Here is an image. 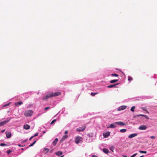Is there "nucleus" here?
<instances>
[{
    "label": "nucleus",
    "mask_w": 157,
    "mask_h": 157,
    "mask_svg": "<svg viewBox=\"0 0 157 157\" xmlns=\"http://www.w3.org/2000/svg\"><path fill=\"white\" fill-rule=\"evenodd\" d=\"M139 152L141 153H144V154H146L147 153L146 151H141V150L139 151Z\"/></svg>",
    "instance_id": "473e14b6"
},
{
    "label": "nucleus",
    "mask_w": 157,
    "mask_h": 157,
    "mask_svg": "<svg viewBox=\"0 0 157 157\" xmlns=\"http://www.w3.org/2000/svg\"><path fill=\"white\" fill-rule=\"evenodd\" d=\"M137 154V153H135L133 154L130 157H135Z\"/></svg>",
    "instance_id": "4c0bfd02"
},
{
    "label": "nucleus",
    "mask_w": 157,
    "mask_h": 157,
    "mask_svg": "<svg viewBox=\"0 0 157 157\" xmlns=\"http://www.w3.org/2000/svg\"><path fill=\"white\" fill-rule=\"evenodd\" d=\"M147 126L145 125H142L140 126L139 129L141 130H145L147 128Z\"/></svg>",
    "instance_id": "1a4fd4ad"
},
{
    "label": "nucleus",
    "mask_w": 157,
    "mask_h": 157,
    "mask_svg": "<svg viewBox=\"0 0 157 157\" xmlns=\"http://www.w3.org/2000/svg\"><path fill=\"white\" fill-rule=\"evenodd\" d=\"M82 138L80 136H77L75 138V142L77 144H78L80 142L82 141Z\"/></svg>",
    "instance_id": "7ed1b4c3"
},
{
    "label": "nucleus",
    "mask_w": 157,
    "mask_h": 157,
    "mask_svg": "<svg viewBox=\"0 0 157 157\" xmlns=\"http://www.w3.org/2000/svg\"><path fill=\"white\" fill-rule=\"evenodd\" d=\"M63 156H61V157H63Z\"/></svg>",
    "instance_id": "5fc2aeb1"
},
{
    "label": "nucleus",
    "mask_w": 157,
    "mask_h": 157,
    "mask_svg": "<svg viewBox=\"0 0 157 157\" xmlns=\"http://www.w3.org/2000/svg\"><path fill=\"white\" fill-rule=\"evenodd\" d=\"M117 123H116V122L115 123L111 124L110 126L109 127V128H114L117 127Z\"/></svg>",
    "instance_id": "9d476101"
},
{
    "label": "nucleus",
    "mask_w": 157,
    "mask_h": 157,
    "mask_svg": "<svg viewBox=\"0 0 157 157\" xmlns=\"http://www.w3.org/2000/svg\"><path fill=\"white\" fill-rule=\"evenodd\" d=\"M52 97L59 96L61 94V93L60 92H57L53 93L52 92H51Z\"/></svg>",
    "instance_id": "20e7f679"
},
{
    "label": "nucleus",
    "mask_w": 157,
    "mask_h": 157,
    "mask_svg": "<svg viewBox=\"0 0 157 157\" xmlns=\"http://www.w3.org/2000/svg\"><path fill=\"white\" fill-rule=\"evenodd\" d=\"M92 157H98L95 155H92Z\"/></svg>",
    "instance_id": "c03bdc74"
},
{
    "label": "nucleus",
    "mask_w": 157,
    "mask_h": 157,
    "mask_svg": "<svg viewBox=\"0 0 157 157\" xmlns=\"http://www.w3.org/2000/svg\"><path fill=\"white\" fill-rule=\"evenodd\" d=\"M103 151L105 153L108 154V150L106 148H103Z\"/></svg>",
    "instance_id": "b1692460"
},
{
    "label": "nucleus",
    "mask_w": 157,
    "mask_h": 157,
    "mask_svg": "<svg viewBox=\"0 0 157 157\" xmlns=\"http://www.w3.org/2000/svg\"><path fill=\"white\" fill-rule=\"evenodd\" d=\"M27 141V140H25L24 141V142H25Z\"/></svg>",
    "instance_id": "603ef678"
},
{
    "label": "nucleus",
    "mask_w": 157,
    "mask_h": 157,
    "mask_svg": "<svg viewBox=\"0 0 157 157\" xmlns=\"http://www.w3.org/2000/svg\"><path fill=\"white\" fill-rule=\"evenodd\" d=\"M110 132H109V136L110 135Z\"/></svg>",
    "instance_id": "09e8293b"
},
{
    "label": "nucleus",
    "mask_w": 157,
    "mask_h": 157,
    "mask_svg": "<svg viewBox=\"0 0 157 157\" xmlns=\"http://www.w3.org/2000/svg\"><path fill=\"white\" fill-rule=\"evenodd\" d=\"M150 138L152 139H154L155 138V137L154 136H151L150 137Z\"/></svg>",
    "instance_id": "a19ab883"
},
{
    "label": "nucleus",
    "mask_w": 157,
    "mask_h": 157,
    "mask_svg": "<svg viewBox=\"0 0 157 157\" xmlns=\"http://www.w3.org/2000/svg\"><path fill=\"white\" fill-rule=\"evenodd\" d=\"M111 75L112 77L116 76L117 77H118L119 76V75L118 74L115 73L112 74H111Z\"/></svg>",
    "instance_id": "bb28decb"
},
{
    "label": "nucleus",
    "mask_w": 157,
    "mask_h": 157,
    "mask_svg": "<svg viewBox=\"0 0 157 157\" xmlns=\"http://www.w3.org/2000/svg\"><path fill=\"white\" fill-rule=\"evenodd\" d=\"M52 96L51 92L49 93L47 95H44L43 98V100H47L50 98H52Z\"/></svg>",
    "instance_id": "f03ea898"
},
{
    "label": "nucleus",
    "mask_w": 157,
    "mask_h": 157,
    "mask_svg": "<svg viewBox=\"0 0 157 157\" xmlns=\"http://www.w3.org/2000/svg\"><path fill=\"white\" fill-rule=\"evenodd\" d=\"M68 133V131H65V134H66Z\"/></svg>",
    "instance_id": "a18cd8bd"
},
{
    "label": "nucleus",
    "mask_w": 157,
    "mask_h": 157,
    "mask_svg": "<svg viewBox=\"0 0 157 157\" xmlns=\"http://www.w3.org/2000/svg\"><path fill=\"white\" fill-rule=\"evenodd\" d=\"M68 136L67 135H64L62 139L60 141V143H62L65 139H67V138Z\"/></svg>",
    "instance_id": "9b49d317"
},
{
    "label": "nucleus",
    "mask_w": 157,
    "mask_h": 157,
    "mask_svg": "<svg viewBox=\"0 0 157 157\" xmlns=\"http://www.w3.org/2000/svg\"><path fill=\"white\" fill-rule=\"evenodd\" d=\"M6 137L8 138H10L11 136V133L10 132H6Z\"/></svg>",
    "instance_id": "f8f14e48"
},
{
    "label": "nucleus",
    "mask_w": 157,
    "mask_h": 157,
    "mask_svg": "<svg viewBox=\"0 0 157 157\" xmlns=\"http://www.w3.org/2000/svg\"><path fill=\"white\" fill-rule=\"evenodd\" d=\"M33 113V111L31 110H29L25 112L24 115L26 117H30L32 115Z\"/></svg>",
    "instance_id": "f257e3e1"
},
{
    "label": "nucleus",
    "mask_w": 157,
    "mask_h": 157,
    "mask_svg": "<svg viewBox=\"0 0 157 157\" xmlns=\"http://www.w3.org/2000/svg\"><path fill=\"white\" fill-rule=\"evenodd\" d=\"M136 108V107L135 106H133L130 109V110L132 112H133L134 111V110H135V109Z\"/></svg>",
    "instance_id": "cd10ccee"
},
{
    "label": "nucleus",
    "mask_w": 157,
    "mask_h": 157,
    "mask_svg": "<svg viewBox=\"0 0 157 157\" xmlns=\"http://www.w3.org/2000/svg\"><path fill=\"white\" fill-rule=\"evenodd\" d=\"M58 141V138H56L55 139L54 141H53L52 142V144H53V145L54 146H55L56 144Z\"/></svg>",
    "instance_id": "dca6fc26"
},
{
    "label": "nucleus",
    "mask_w": 157,
    "mask_h": 157,
    "mask_svg": "<svg viewBox=\"0 0 157 157\" xmlns=\"http://www.w3.org/2000/svg\"><path fill=\"white\" fill-rule=\"evenodd\" d=\"M138 134L136 133L132 134L128 136V138L129 139H131L136 136Z\"/></svg>",
    "instance_id": "6e6552de"
},
{
    "label": "nucleus",
    "mask_w": 157,
    "mask_h": 157,
    "mask_svg": "<svg viewBox=\"0 0 157 157\" xmlns=\"http://www.w3.org/2000/svg\"><path fill=\"white\" fill-rule=\"evenodd\" d=\"M144 97V98H143V99H149L152 98V97L149 96H145Z\"/></svg>",
    "instance_id": "aec40b11"
},
{
    "label": "nucleus",
    "mask_w": 157,
    "mask_h": 157,
    "mask_svg": "<svg viewBox=\"0 0 157 157\" xmlns=\"http://www.w3.org/2000/svg\"><path fill=\"white\" fill-rule=\"evenodd\" d=\"M154 78H157V75H155V76L153 77Z\"/></svg>",
    "instance_id": "37998d69"
},
{
    "label": "nucleus",
    "mask_w": 157,
    "mask_h": 157,
    "mask_svg": "<svg viewBox=\"0 0 157 157\" xmlns=\"http://www.w3.org/2000/svg\"><path fill=\"white\" fill-rule=\"evenodd\" d=\"M10 120V118H9V119L2 121L0 123V126H3L4 124H6V123L8 122Z\"/></svg>",
    "instance_id": "39448f33"
},
{
    "label": "nucleus",
    "mask_w": 157,
    "mask_h": 157,
    "mask_svg": "<svg viewBox=\"0 0 157 157\" xmlns=\"http://www.w3.org/2000/svg\"><path fill=\"white\" fill-rule=\"evenodd\" d=\"M50 108V107H45L44 108V109L45 110H48V109H49Z\"/></svg>",
    "instance_id": "e433bc0d"
},
{
    "label": "nucleus",
    "mask_w": 157,
    "mask_h": 157,
    "mask_svg": "<svg viewBox=\"0 0 157 157\" xmlns=\"http://www.w3.org/2000/svg\"><path fill=\"white\" fill-rule=\"evenodd\" d=\"M119 78H118L117 79H114V80H112L110 81V83H113L116 82H117L119 80Z\"/></svg>",
    "instance_id": "a211bd4d"
},
{
    "label": "nucleus",
    "mask_w": 157,
    "mask_h": 157,
    "mask_svg": "<svg viewBox=\"0 0 157 157\" xmlns=\"http://www.w3.org/2000/svg\"><path fill=\"white\" fill-rule=\"evenodd\" d=\"M86 128V126H84L82 127H80L79 128L76 129V130L78 132L83 131L85 130Z\"/></svg>",
    "instance_id": "0eeeda50"
},
{
    "label": "nucleus",
    "mask_w": 157,
    "mask_h": 157,
    "mask_svg": "<svg viewBox=\"0 0 157 157\" xmlns=\"http://www.w3.org/2000/svg\"><path fill=\"white\" fill-rule=\"evenodd\" d=\"M132 77L130 76H128V80L129 81H131L132 80Z\"/></svg>",
    "instance_id": "c756f323"
},
{
    "label": "nucleus",
    "mask_w": 157,
    "mask_h": 157,
    "mask_svg": "<svg viewBox=\"0 0 157 157\" xmlns=\"http://www.w3.org/2000/svg\"><path fill=\"white\" fill-rule=\"evenodd\" d=\"M36 140H35L33 143L30 144L29 146V147L33 146L36 143Z\"/></svg>",
    "instance_id": "7c9ffc66"
},
{
    "label": "nucleus",
    "mask_w": 157,
    "mask_h": 157,
    "mask_svg": "<svg viewBox=\"0 0 157 157\" xmlns=\"http://www.w3.org/2000/svg\"><path fill=\"white\" fill-rule=\"evenodd\" d=\"M34 137V136H32L31 137H30V138H29V140H32L33 138Z\"/></svg>",
    "instance_id": "79ce46f5"
},
{
    "label": "nucleus",
    "mask_w": 157,
    "mask_h": 157,
    "mask_svg": "<svg viewBox=\"0 0 157 157\" xmlns=\"http://www.w3.org/2000/svg\"><path fill=\"white\" fill-rule=\"evenodd\" d=\"M18 145V146L19 147H21V144H19V145Z\"/></svg>",
    "instance_id": "de8ad7c7"
},
{
    "label": "nucleus",
    "mask_w": 157,
    "mask_h": 157,
    "mask_svg": "<svg viewBox=\"0 0 157 157\" xmlns=\"http://www.w3.org/2000/svg\"><path fill=\"white\" fill-rule=\"evenodd\" d=\"M63 154L62 152L61 151H58L56 153V154L58 156L61 155Z\"/></svg>",
    "instance_id": "6ab92c4d"
},
{
    "label": "nucleus",
    "mask_w": 157,
    "mask_h": 157,
    "mask_svg": "<svg viewBox=\"0 0 157 157\" xmlns=\"http://www.w3.org/2000/svg\"><path fill=\"white\" fill-rule=\"evenodd\" d=\"M5 131V130H3L2 131V132H4Z\"/></svg>",
    "instance_id": "49530a36"
},
{
    "label": "nucleus",
    "mask_w": 157,
    "mask_h": 157,
    "mask_svg": "<svg viewBox=\"0 0 157 157\" xmlns=\"http://www.w3.org/2000/svg\"><path fill=\"white\" fill-rule=\"evenodd\" d=\"M23 128L25 129L28 130L30 128V126L28 124H26L24 125Z\"/></svg>",
    "instance_id": "4468645a"
},
{
    "label": "nucleus",
    "mask_w": 157,
    "mask_h": 157,
    "mask_svg": "<svg viewBox=\"0 0 157 157\" xmlns=\"http://www.w3.org/2000/svg\"><path fill=\"white\" fill-rule=\"evenodd\" d=\"M10 104V103H7L5 105H4L3 106V107H6V106H7L8 105H9Z\"/></svg>",
    "instance_id": "c9c22d12"
},
{
    "label": "nucleus",
    "mask_w": 157,
    "mask_h": 157,
    "mask_svg": "<svg viewBox=\"0 0 157 157\" xmlns=\"http://www.w3.org/2000/svg\"><path fill=\"white\" fill-rule=\"evenodd\" d=\"M56 119H54L53 120L51 123L50 124H52L54 122H55L56 121Z\"/></svg>",
    "instance_id": "72a5a7b5"
},
{
    "label": "nucleus",
    "mask_w": 157,
    "mask_h": 157,
    "mask_svg": "<svg viewBox=\"0 0 157 157\" xmlns=\"http://www.w3.org/2000/svg\"><path fill=\"white\" fill-rule=\"evenodd\" d=\"M141 109L143 110L146 111L147 113H148V111L147 110V108L146 107H141Z\"/></svg>",
    "instance_id": "4be33fe9"
},
{
    "label": "nucleus",
    "mask_w": 157,
    "mask_h": 157,
    "mask_svg": "<svg viewBox=\"0 0 157 157\" xmlns=\"http://www.w3.org/2000/svg\"><path fill=\"white\" fill-rule=\"evenodd\" d=\"M103 135L104 137L105 138L107 137H108V132H107L105 133H103Z\"/></svg>",
    "instance_id": "a878e982"
},
{
    "label": "nucleus",
    "mask_w": 157,
    "mask_h": 157,
    "mask_svg": "<svg viewBox=\"0 0 157 157\" xmlns=\"http://www.w3.org/2000/svg\"><path fill=\"white\" fill-rule=\"evenodd\" d=\"M44 151L46 152V153H48L49 151V149L45 147L44 148Z\"/></svg>",
    "instance_id": "393cba45"
},
{
    "label": "nucleus",
    "mask_w": 157,
    "mask_h": 157,
    "mask_svg": "<svg viewBox=\"0 0 157 157\" xmlns=\"http://www.w3.org/2000/svg\"><path fill=\"white\" fill-rule=\"evenodd\" d=\"M12 152V151L10 150H9L7 151V153L8 154H9L10 153H11Z\"/></svg>",
    "instance_id": "ea45409f"
},
{
    "label": "nucleus",
    "mask_w": 157,
    "mask_h": 157,
    "mask_svg": "<svg viewBox=\"0 0 157 157\" xmlns=\"http://www.w3.org/2000/svg\"><path fill=\"white\" fill-rule=\"evenodd\" d=\"M127 106L125 105H122L119 107L117 109L118 111H121L125 109Z\"/></svg>",
    "instance_id": "423d86ee"
},
{
    "label": "nucleus",
    "mask_w": 157,
    "mask_h": 157,
    "mask_svg": "<svg viewBox=\"0 0 157 157\" xmlns=\"http://www.w3.org/2000/svg\"><path fill=\"white\" fill-rule=\"evenodd\" d=\"M119 83H117L113 85H111L109 86V88L117 87L116 86L119 84Z\"/></svg>",
    "instance_id": "2eb2a0df"
},
{
    "label": "nucleus",
    "mask_w": 157,
    "mask_h": 157,
    "mask_svg": "<svg viewBox=\"0 0 157 157\" xmlns=\"http://www.w3.org/2000/svg\"><path fill=\"white\" fill-rule=\"evenodd\" d=\"M115 149V147L113 146H112L110 147L109 149L111 151L113 152V151Z\"/></svg>",
    "instance_id": "412c9836"
},
{
    "label": "nucleus",
    "mask_w": 157,
    "mask_h": 157,
    "mask_svg": "<svg viewBox=\"0 0 157 157\" xmlns=\"http://www.w3.org/2000/svg\"><path fill=\"white\" fill-rule=\"evenodd\" d=\"M23 104V102L22 101H18L15 103V105L16 106H17L19 105H21Z\"/></svg>",
    "instance_id": "f3484780"
},
{
    "label": "nucleus",
    "mask_w": 157,
    "mask_h": 157,
    "mask_svg": "<svg viewBox=\"0 0 157 157\" xmlns=\"http://www.w3.org/2000/svg\"><path fill=\"white\" fill-rule=\"evenodd\" d=\"M144 155H142V156H140L139 157H144Z\"/></svg>",
    "instance_id": "3c124183"
},
{
    "label": "nucleus",
    "mask_w": 157,
    "mask_h": 157,
    "mask_svg": "<svg viewBox=\"0 0 157 157\" xmlns=\"http://www.w3.org/2000/svg\"><path fill=\"white\" fill-rule=\"evenodd\" d=\"M38 135V133H35L34 135L33 136L34 137H35V136H37Z\"/></svg>",
    "instance_id": "58836bf2"
},
{
    "label": "nucleus",
    "mask_w": 157,
    "mask_h": 157,
    "mask_svg": "<svg viewBox=\"0 0 157 157\" xmlns=\"http://www.w3.org/2000/svg\"><path fill=\"white\" fill-rule=\"evenodd\" d=\"M136 116L137 117H141H141H146V118H148L147 117L146 115H143V114L137 115Z\"/></svg>",
    "instance_id": "5701e85b"
},
{
    "label": "nucleus",
    "mask_w": 157,
    "mask_h": 157,
    "mask_svg": "<svg viewBox=\"0 0 157 157\" xmlns=\"http://www.w3.org/2000/svg\"><path fill=\"white\" fill-rule=\"evenodd\" d=\"M127 131L126 129H121L120 130V132H125Z\"/></svg>",
    "instance_id": "c85d7f7f"
},
{
    "label": "nucleus",
    "mask_w": 157,
    "mask_h": 157,
    "mask_svg": "<svg viewBox=\"0 0 157 157\" xmlns=\"http://www.w3.org/2000/svg\"><path fill=\"white\" fill-rule=\"evenodd\" d=\"M7 145L6 144H5L4 143H1L0 144V146H7Z\"/></svg>",
    "instance_id": "f704fd0d"
},
{
    "label": "nucleus",
    "mask_w": 157,
    "mask_h": 157,
    "mask_svg": "<svg viewBox=\"0 0 157 157\" xmlns=\"http://www.w3.org/2000/svg\"><path fill=\"white\" fill-rule=\"evenodd\" d=\"M98 93H93V92H92L91 93V95L92 96H94L96 94H98Z\"/></svg>",
    "instance_id": "2f4dec72"
},
{
    "label": "nucleus",
    "mask_w": 157,
    "mask_h": 157,
    "mask_svg": "<svg viewBox=\"0 0 157 157\" xmlns=\"http://www.w3.org/2000/svg\"><path fill=\"white\" fill-rule=\"evenodd\" d=\"M117 125L120 126H124L125 125V124L124 123L121 121H118L116 122Z\"/></svg>",
    "instance_id": "ddd939ff"
},
{
    "label": "nucleus",
    "mask_w": 157,
    "mask_h": 157,
    "mask_svg": "<svg viewBox=\"0 0 157 157\" xmlns=\"http://www.w3.org/2000/svg\"><path fill=\"white\" fill-rule=\"evenodd\" d=\"M45 131H44V132H43V133H45Z\"/></svg>",
    "instance_id": "864d4df0"
},
{
    "label": "nucleus",
    "mask_w": 157,
    "mask_h": 157,
    "mask_svg": "<svg viewBox=\"0 0 157 157\" xmlns=\"http://www.w3.org/2000/svg\"><path fill=\"white\" fill-rule=\"evenodd\" d=\"M123 157H127V156L126 155H124L123 156Z\"/></svg>",
    "instance_id": "8fccbe9b"
}]
</instances>
